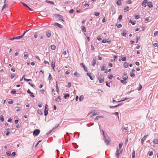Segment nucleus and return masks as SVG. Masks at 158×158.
Returning a JSON list of instances; mask_svg holds the SVG:
<instances>
[{
    "mask_svg": "<svg viewBox=\"0 0 158 158\" xmlns=\"http://www.w3.org/2000/svg\"><path fill=\"white\" fill-rule=\"evenodd\" d=\"M123 145V143H121L119 144V149H118L117 150L115 154V155L117 158H118L119 154L122 152V149H121V148L122 147Z\"/></svg>",
    "mask_w": 158,
    "mask_h": 158,
    "instance_id": "nucleus-1",
    "label": "nucleus"
},
{
    "mask_svg": "<svg viewBox=\"0 0 158 158\" xmlns=\"http://www.w3.org/2000/svg\"><path fill=\"white\" fill-rule=\"evenodd\" d=\"M98 79L100 83H102L104 81V77L102 75H99V73L98 75Z\"/></svg>",
    "mask_w": 158,
    "mask_h": 158,
    "instance_id": "nucleus-2",
    "label": "nucleus"
},
{
    "mask_svg": "<svg viewBox=\"0 0 158 158\" xmlns=\"http://www.w3.org/2000/svg\"><path fill=\"white\" fill-rule=\"evenodd\" d=\"M90 114H92V115H98L99 114V113L97 110H92Z\"/></svg>",
    "mask_w": 158,
    "mask_h": 158,
    "instance_id": "nucleus-3",
    "label": "nucleus"
},
{
    "mask_svg": "<svg viewBox=\"0 0 158 158\" xmlns=\"http://www.w3.org/2000/svg\"><path fill=\"white\" fill-rule=\"evenodd\" d=\"M45 110H44V115L46 116L48 114V106L47 105H46L45 106Z\"/></svg>",
    "mask_w": 158,
    "mask_h": 158,
    "instance_id": "nucleus-4",
    "label": "nucleus"
},
{
    "mask_svg": "<svg viewBox=\"0 0 158 158\" xmlns=\"http://www.w3.org/2000/svg\"><path fill=\"white\" fill-rule=\"evenodd\" d=\"M40 132V130L38 129L35 130L33 132V135L35 136H37L39 134Z\"/></svg>",
    "mask_w": 158,
    "mask_h": 158,
    "instance_id": "nucleus-5",
    "label": "nucleus"
},
{
    "mask_svg": "<svg viewBox=\"0 0 158 158\" xmlns=\"http://www.w3.org/2000/svg\"><path fill=\"white\" fill-rule=\"evenodd\" d=\"M105 143H106V145H108V143H109V142L110 141V139L108 137L106 139H104Z\"/></svg>",
    "mask_w": 158,
    "mask_h": 158,
    "instance_id": "nucleus-6",
    "label": "nucleus"
},
{
    "mask_svg": "<svg viewBox=\"0 0 158 158\" xmlns=\"http://www.w3.org/2000/svg\"><path fill=\"white\" fill-rule=\"evenodd\" d=\"M102 132L103 136L104 138L103 139H106L109 137L107 134L105 133L103 130H102Z\"/></svg>",
    "mask_w": 158,
    "mask_h": 158,
    "instance_id": "nucleus-7",
    "label": "nucleus"
},
{
    "mask_svg": "<svg viewBox=\"0 0 158 158\" xmlns=\"http://www.w3.org/2000/svg\"><path fill=\"white\" fill-rule=\"evenodd\" d=\"M148 135H145L141 139V143L142 144H143V142L147 138Z\"/></svg>",
    "mask_w": 158,
    "mask_h": 158,
    "instance_id": "nucleus-8",
    "label": "nucleus"
},
{
    "mask_svg": "<svg viewBox=\"0 0 158 158\" xmlns=\"http://www.w3.org/2000/svg\"><path fill=\"white\" fill-rule=\"evenodd\" d=\"M148 1L147 0H144L142 3V6H144V7H146V4L147 3Z\"/></svg>",
    "mask_w": 158,
    "mask_h": 158,
    "instance_id": "nucleus-9",
    "label": "nucleus"
},
{
    "mask_svg": "<svg viewBox=\"0 0 158 158\" xmlns=\"http://www.w3.org/2000/svg\"><path fill=\"white\" fill-rule=\"evenodd\" d=\"M46 35L48 38H49L51 36V31H48L46 32Z\"/></svg>",
    "mask_w": 158,
    "mask_h": 158,
    "instance_id": "nucleus-10",
    "label": "nucleus"
},
{
    "mask_svg": "<svg viewBox=\"0 0 158 158\" xmlns=\"http://www.w3.org/2000/svg\"><path fill=\"white\" fill-rule=\"evenodd\" d=\"M123 79L124 80H126L128 79V77L127 76V75L126 74V73H124V76L123 77Z\"/></svg>",
    "mask_w": 158,
    "mask_h": 158,
    "instance_id": "nucleus-11",
    "label": "nucleus"
},
{
    "mask_svg": "<svg viewBox=\"0 0 158 158\" xmlns=\"http://www.w3.org/2000/svg\"><path fill=\"white\" fill-rule=\"evenodd\" d=\"M147 5L149 8H152L153 7L152 4L151 2H147Z\"/></svg>",
    "mask_w": 158,
    "mask_h": 158,
    "instance_id": "nucleus-12",
    "label": "nucleus"
},
{
    "mask_svg": "<svg viewBox=\"0 0 158 158\" xmlns=\"http://www.w3.org/2000/svg\"><path fill=\"white\" fill-rule=\"evenodd\" d=\"M51 65H52V67L53 69V70L55 71V70L54 67H55V62L54 61H52Z\"/></svg>",
    "mask_w": 158,
    "mask_h": 158,
    "instance_id": "nucleus-13",
    "label": "nucleus"
},
{
    "mask_svg": "<svg viewBox=\"0 0 158 158\" xmlns=\"http://www.w3.org/2000/svg\"><path fill=\"white\" fill-rule=\"evenodd\" d=\"M10 130L8 129L6 130L5 131V133L6 135H8L10 134Z\"/></svg>",
    "mask_w": 158,
    "mask_h": 158,
    "instance_id": "nucleus-14",
    "label": "nucleus"
},
{
    "mask_svg": "<svg viewBox=\"0 0 158 158\" xmlns=\"http://www.w3.org/2000/svg\"><path fill=\"white\" fill-rule=\"evenodd\" d=\"M74 75L77 77H81L80 74L78 73L77 72H75L74 73Z\"/></svg>",
    "mask_w": 158,
    "mask_h": 158,
    "instance_id": "nucleus-15",
    "label": "nucleus"
},
{
    "mask_svg": "<svg viewBox=\"0 0 158 158\" xmlns=\"http://www.w3.org/2000/svg\"><path fill=\"white\" fill-rule=\"evenodd\" d=\"M55 101L56 102H60L61 101V99L60 98V96H58L56 99Z\"/></svg>",
    "mask_w": 158,
    "mask_h": 158,
    "instance_id": "nucleus-16",
    "label": "nucleus"
},
{
    "mask_svg": "<svg viewBox=\"0 0 158 158\" xmlns=\"http://www.w3.org/2000/svg\"><path fill=\"white\" fill-rule=\"evenodd\" d=\"M53 25L57 26H58L59 27H60V28H62V26L60 24L57 23H55L54 24H53Z\"/></svg>",
    "mask_w": 158,
    "mask_h": 158,
    "instance_id": "nucleus-17",
    "label": "nucleus"
},
{
    "mask_svg": "<svg viewBox=\"0 0 158 158\" xmlns=\"http://www.w3.org/2000/svg\"><path fill=\"white\" fill-rule=\"evenodd\" d=\"M91 73H87V75L89 77L90 79L91 80H94V78H93V77L91 76Z\"/></svg>",
    "mask_w": 158,
    "mask_h": 158,
    "instance_id": "nucleus-18",
    "label": "nucleus"
},
{
    "mask_svg": "<svg viewBox=\"0 0 158 158\" xmlns=\"http://www.w3.org/2000/svg\"><path fill=\"white\" fill-rule=\"evenodd\" d=\"M28 56L27 55V52H25L24 53V58L25 59H27Z\"/></svg>",
    "mask_w": 158,
    "mask_h": 158,
    "instance_id": "nucleus-19",
    "label": "nucleus"
},
{
    "mask_svg": "<svg viewBox=\"0 0 158 158\" xmlns=\"http://www.w3.org/2000/svg\"><path fill=\"white\" fill-rule=\"evenodd\" d=\"M81 65H82V67L84 68V70L86 72H87L88 71L87 70L86 67H85V66L84 65V64L83 63H81Z\"/></svg>",
    "mask_w": 158,
    "mask_h": 158,
    "instance_id": "nucleus-20",
    "label": "nucleus"
},
{
    "mask_svg": "<svg viewBox=\"0 0 158 158\" xmlns=\"http://www.w3.org/2000/svg\"><path fill=\"white\" fill-rule=\"evenodd\" d=\"M105 64H103L101 67V70L103 71L105 69Z\"/></svg>",
    "mask_w": 158,
    "mask_h": 158,
    "instance_id": "nucleus-21",
    "label": "nucleus"
},
{
    "mask_svg": "<svg viewBox=\"0 0 158 158\" xmlns=\"http://www.w3.org/2000/svg\"><path fill=\"white\" fill-rule=\"evenodd\" d=\"M58 16L59 19L61 20L64 21V20L63 19V17L61 15H56Z\"/></svg>",
    "mask_w": 158,
    "mask_h": 158,
    "instance_id": "nucleus-22",
    "label": "nucleus"
},
{
    "mask_svg": "<svg viewBox=\"0 0 158 158\" xmlns=\"http://www.w3.org/2000/svg\"><path fill=\"white\" fill-rule=\"evenodd\" d=\"M56 48V46L54 45H52L51 46V49L52 50H54Z\"/></svg>",
    "mask_w": 158,
    "mask_h": 158,
    "instance_id": "nucleus-23",
    "label": "nucleus"
},
{
    "mask_svg": "<svg viewBox=\"0 0 158 158\" xmlns=\"http://www.w3.org/2000/svg\"><path fill=\"white\" fill-rule=\"evenodd\" d=\"M124 66L125 68H127L128 66V64L127 62H125L124 64Z\"/></svg>",
    "mask_w": 158,
    "mask_h": 158,
    "instance_id": "nucleus-24",
    "label": "nucleus"
},
{
    "mask_svg": "<svg viewBox=\"0 0 158 158\" xmlns=\"http://www.w3.org/2000/svg\"><path fill=\"white\" fill-rule=\"evenodd\" d=\"M117 4L119 6L121 5V1L120 0H118L117 2Z\"/></svg>",
    "mask_w": 158,
    "mask_h": 158,
    "instance_id": "nucleus-25",
    "label": "nucleus"
},
{
    "mask_svg": "<svg viewBox=\"0 0 158 158\" xmlns=\"http://www.w3.org/2000/svg\"><path fill=\"white\" fill-rule=\"evenodd\" d=\"M81 29L82 30V31H84V32H86V30L85 27L82 26L81 27Z\"/></svg>",
    "mask_w": 158,
    "mask_h": 158,
    "instance_id": "nucleus-26",
    "label": "nucleus"
},
{
    "mask_svg": "<svg viewBox=\"0 0 158 158\" xmlns=\"http://www.w3.org/2000/svg\"><path fill=\"white\" fill-rule=\"evenodd\" d=\"M96 63V59H94L93 60V62L92 64V65L93 66H94L95 65Z\"/></svg>",
    "mask_w": 158,
    "mask_h": 158,
    "instance_id": "nucleus-27",
    "label": "nucleus"
},
{
    "mask_svg": "<svg viewBox=\"0 0 158 158\" xmlns=\"http://www.w3.org/2000/svg\"><path fill=\"white\" fill-rule=\"evenodd\" d=\"M123 35L124 37L126 36V31L125 30H124L123 33Z\"/></svg>",
    "mask_w": 158,
    "mask_h": 158,
    "instance_id": "nucleus-28",
    "label": "nucleus"
},
{
    "mask_svg": "<svg viewBox=\"0 0 158 158\" xmlns=\"http://www.w3.org/2000/svg\"><path fill=\"white\" fill-rule=\"evenodd\" d=\"M103 116H97L96 117V118L94 119L95 120H97L99 118H103Z\"/></svg>",
    "mask_w": 158,
    "mask_h": 158,
    "instance_id": "nucleus-29",
    "label": "nucleus"
},
{
    "mask_svg": "<svg viewBox=\"0 0 158 158\" xmlns=\"http://www.w3.org/2000/svg\"><path fill=\"white\" fill-rule=\"evenodd\" d=\"M94 15L96 16H98L100 15V13L98 12L95 11L94 12Z\"/></svg>",
    "mask_w": 158,
    "mask_h": 158,
    "instance_id": "nucleus-30",
    "label": "nucleus"
},
{
    "mask_svg": "<svg viewBox=\"0 0 158 158\" xmlns=\"http://www.w3.org/2000/svg\"><path fill=\"white\" fill-rule=\"evenodd\" d=\"M129 8V7L128 6H127L125 8L124 10V12H126L128 10V9Z\"/></svg>",
    "mask_w": 158,
    "mask_h": 158,
    "instance_id": "nucleus-31",
    "label": "nucleus"
},
{
    "mask_svg": "<svg viewBox=\"0 0 158 158\" xmlns=\"http://www.w3.org/2000/svg\"><path fill=\"white\" fill-rule=\"evenodd\" d=\"M121 60L123 61H125L126 60V57H122V56H121Z\"/></svg>",
    "mask_w": 158,
    "mask_h": 158,
    "instance_id": "nucleus-32",
    "label": "nucleus"
},
{
    "mask_svg": "<svg viewBox=\"0 0 158 158\" xmlns=\"http://www.w3.org/2000/svg\"><path fill=\"white\" fill-rule=\"evenodd\" d=\"M83 99V95L79 97V101L81 102Z\"/></svg>",
    "mask_w": 158,
    "mask_h": 158,
    "instance_id": "nucleus-33",
    "label": "nucleus"
},
{
    "mask_svg": "<svg viewBox=\"0 0 158 158\" xmlns=\"http://www.w3.org/2000/svg\"><path fill=\"white\" fill-rule=\"evenodd\" d=\"M153 143H154L158 144V139H154L153 140Z\"/></svg>",
    "mask_w": 158,
    "mask_h": 158,
    "instance_id": "nucleus-34",
    "label": "nucleus"
},
{
    "mask_svg": "<svg viewBox=\"0 0 158 158\" xmlns=\"http://www.w3.org/2000/svg\"><path fill=\"white\" fill-rule=\"evenodd\" d=\"M15 76V73H12L10 75V78L12 79Z\"/></svg>",
    "mask_w": 158,
    "mask_h": 158,
    "instance_id": "nucleus-35",
    "label": "nucleus"
},
{
    "mask_svg": "<svg viewBox=\"0 0 158 158\" xmlns=\"http://www.w3.org/2000/svg\"><path fill=\"white\" fill-rule=\"evenodd\" d=\"M15 155L16 153L15 152H13L11 154L10 153V156H15Z\"/></svg>",
    "mask_w": 158,
    "mask_h": 158,
    "instance_id": "nucleus-36",
    "label": "nucleus"
},
{
    "mask_svg": "<svg viewBox=\"0 0 158 158\" xmlns=\"http://www.w3.org/2000/svg\"><path fill=\"white\" fill-rule=\"evenodd\" d=\"M121 82L122 83L125 84L127 83V81H126V80H122L121 81Z\"/></svg>",
    "mask_w": 158,
    "mask_h": 158,
    "instance_id": "nucleus-37",
    "label": "nucleus"
},
{
    "mask_svg": "<svg viewBox=\"0 0 158 158\" xmlns=\"http://www.w3.org/2000/svg\"><path fill=\"white\" fill-rule=\"evenodd\" d=\"M0 120L2 121L3 122L4 121V118H3V116L2 115H1L0 116Z\"/></svg>",
    "mask_w": 158,
    "mask_h": 158,
    "instance_id": "nucleus-38",
    "label": "nucleus"
},
{
    "mask_svg": "<svg viewBox=\"0 0 158 158\" xmlns=\"http://www.w3.org/2000/svg\"><path fill=\"white\" fill-rule=\"evenodd\" d=\"M135 157V151H134L132 154V158H134Z\"/></svg>",
    "mask_w": 158,
    "mask_h": 158,
    "instance_id": "nucleus-39",
    "label": "nucleus"
},
{
    "mask_svg": "<svg viewBox=\"0 0 158 158\" xmlns=\"http://www.w3.org/2000/svg\"><path fill=\"white\" fill-rule=\"evenodd\" d=\"M148 154L149 156H152L153 155V152L152 151L149 152Z\"/></svg>",
    "mask_w": 158,
    "mask_h": 158,
    "instance_id": "nucleus-40",
    "label": "nucleus"
},
{
    "mask_svg": "<svg viewBox=\"0 0 158 158\" xmlns=\"http://www.w3.org/2000/svg\"><path fill=\"white\" fill-rule=\"evenodd\" d=\"M46 2H47L48 3H50L52 5L54 4V3L52 1H46Z\"/></svg>",
    "mask_w": 158,
    "mask_h": 158,
    "instance_id": "nucleus-41",
    "label": "nucleus"
},
{
    "mask_svg": "<svg viewBox=\"0 0 158 158\" xmlns=\"http://www.w3.org/2000/svg\"><path fill=\"white\" fill-rule=\"evenodd\" d=\"M130 75L131 77H134L135 76V74L132 73H131Z\"/></svg>",
    "mask_w": 158,
    "mask_h": 158,
    "instance_id": "nucleus-42",
    "label": "nucleus"
},
{
    "mask_svg": "<svg viewBox=\"0 0 158 158\" xmlns=\"http://www.w3.org/2000/svg\"><path fill=\"white\" fill-rule=\"evenodd\" d=\"M139 87L137 89L139 91L142 88V86L140 84H139Z\"/></svg>",
    "mask_w": 158,
    "mask_h": 158,
    "instance_id": "nucleus-43",
    "label": "nucleus"
},
{
    "mask_svg": "<svg viewBox=\"0 0 158 158\" xmlns=\"http://www.w3.org/2000/svg\"><path fill=\"white\" fill-rule=\"evenodd\" d=\"M11 93L14 94H15L16 93V91H15V89H14V90H12L11 91Z\"/></svg>",
    "mask_w": 158,
    "mask_h": 158,
    "instance_id": "nucleus-44",
    "label": "nucleus"
},
{
    "mask_svg": "<svg viewBox=\"0 0 158 158\" xmlns=\"http://www.w3.org/2000/svg\"><path fill=\"white\" fill-rule=\"evenodd\" d=\"M34 38H35L36 39V38H37V37H38V34L37 33H34Z\"/></svg>",
    "mask_w": 158,
    "mask_h": 158,
    "instance_id": "nucleus-45",
    "label": "nucleus"
},
{
    "mask_svg": "<svg viewBox=\"0 0 158 158\" xmlns=\"http://www.w3.org/2000/svg\"><path fill=\"white\" fill-rule=\"evenodd\" d=\"M116 26L118 28H120L122 27V25L120 24H118L116 25Z\"/></svg>",
    "mask_w": 158,
    "mask_h": 158,
    "instance_id": "nucleus-46",
    "label": "nucleus"
},
{
    "mask_svg": "<svg viewBox=\"0 0 158 158\" xmlns=\"http://www.w3.org/2000/svg\"><path fill=\"white\" fill-rule=\"evenodd\" d=\"M135 18L136 19H139L140 18V16L139 15H135Z\"/></svg>",
    "mask_w": 158,
    "mask_h": 158,
    "instance_id": "nucleus-47",
    "label": "nucleus"
},
{
    "mask_svg": "<svg viewBox=\"0 0 158 158\" xmlns=\"http://www.w3.org/2000/svg\"><path fill=\"white\" fill-rule=\"evenodd\" d=\"M122 15H120L118 18V19L119 20V21H120L122 19Z\"/></svg>",
    "mask_w": 158,
    "mask_h": 158,
    "instance_id": "nucleus-48",
    "label": "nucleus"
},
{
    "mask_svg": "<svg viewBox=\"0 0 158 158\" xmlns=\"http://www.w3.org/2000/svg\"><path fill=\"white\" fill-rule=\"evenodd\" d=\"M24 80L25 81H31V79H26V78H24Z\"/></svg>",
    "mask_w": 158,
    "mask_h": 158,
    "instance_id": "nucleus-49",
    "label": "nucleus"
},
{
    "mask_svg": "<svg viewBox=\"0 0 158 158\" xmlns=\"http://www.w3.org/2000/svg\"><path fill=\"white\" fill-rule=\"evenodd\" d=\"M115 114V115L117 116L118 118H119L118 113V112H115V113H114V114Z\"/></svg>",
    "mask_w": 158,
    "mask_h": 158,
    "instance_id": "nucleus-50",
    "label": "nucleus"
},
{
    "mask_svg": "<svg viewBox=\"0 0 158 158\" xmlns=\"http://www.w3.org/2000/svg\"><path fill=\"white\" fill-rule=\"evenodd\" d=\"M127 98H123L120 101H118V102H122V101H124L125 100H126L127 99Z\"/></svg>",
    "mask_w": 158,
    "mask_h": 158,
    "instance_id": "nucleus-51",
    "label": "nucleus"
},
{
    "mask_svg": "<svg viewBox=\"0 0 158 158\" xmlns=\"http://www.w3.org/2000/svg\"><path fill=\"white\" fill-rule=\"evenodd\" d=\"M69 94H65L64 96V97L65 99H66L67 97H69Z\"/></svg>",
    "mask_w": 158,
    "mask_h": 158,
    "instance_id": "nucleus-52",
    "label": "nucleus"
},
{
    "mask_svg": "<svg viewBox=\"0 0 158 158\" xmlns=\"http://www.w3.org/2000/svg\"><path fill=\"white\" fill-rule=\"evenodd\" d=\"M52 78V76H51V75L50 74H49V76L48 77V80H50Z\"/></svg>",
    "mask_w": 158,
    "mask_h": 158,
    "instance_id": "nucleus-53",
    "label": "nucleus"
},
{
    "mask_svg": "<svg viewBox=\"0 0 158 158\" xmlns=\"http://www.w3.org/2000/svg\"><path fill=\"white\" fill-rule=\"evenodd\" d=\"M154 35L155 36H157L158 35V31H156L154 33Z\"/></svg>",
    "mask_w": 158,
    "mask_h": 158,
    "instance_id": "nucleus-54",
    "label": "nucleus"
},
{
    "mask_svg": "<svg viewBox=\"0 0 158 158\" xmlns=\"http://www.w3.org/2000/svg\"><path fill=\"white\" fill-rule=\"evenodd\" d=\"M74 10H73V9H71L69 11V13H70V14H72L73 13V12H74Z\"/></svg>",
    "mask_w": 158,
    "mask_h": 158,
    "instance_id": "nucleus-55",
    "label": "nucleus"
},
{
    "mask_svg": "<svg viewBox=\"0 0 158 158\" xmlns=\"http://www.w3.org/2000/svg\"><path fill=\"white\" fill-rule=\"evenodd\" d=\"M56 88L57 92H59V88L58 87V85L57 84H56Z\"/></svg>",
    "mask_w": 158,
    "mask_h": 158,
    "instance_id": "nucleus-56",
    "label": "nucleus"
},
{
    "mask_svg": "<svg viewBox=\"0 0 158 158\" xmlns=\"http://www.w3.org/2000/svg\"><path fill=\"white\" fill-rule=\"evenodd\" d=\"M38 113L40 114H43V113L40 110H38Z\"/></svg>",
    "mask_w": 158,
    "mask_h": 158,
    "instance_id": "nucleus-57",
    "label": "nucleus"
},
{
    "mask_svg": "<svg viewBox=\"0 0 158 158\" xmlns=\"http://www.w3.org/2000/svg\"><path fill=\"white\" fill-rule=\"evenodd\" d=\"M68 87H70L71 86V84L70 82H69L68 84Z\"/></svg>",
    "mask_w": 158,
    "mask_h": 158,
    "instance_id": "nucleus-58",
    "label": "nucleus"
},
{
    "mask_svg": "<svg viewBox=\"0 0 158 158\" xmlns=\"http://www.w3.org/2000/svg\"><path fill=\"white\" fill-rule=\"evenodd\" d=\"M113 76L112 75H110L108 77V78L110 79H111L113 78Z\"/></svg>",
    "mask_w": 158,
    "mask_h": 158,
    "instance_id": "nucleus-59",
    "label": "nucleus"
},
{
    "mask_svg": "<svg viewBox=\"0 0 158 158\" xmlns=\"http://www.w3.org/2000/svg\"><path fill=\"white\" fill-rule=\"evenodd\" d=\"M53 131V130H50L47 133V135H49Z\"/></svg>",
    "mask_w": 158,
    "mask_h": 158,
    "instance_id": "nucleus-60",
    "label": "nucleus"
},
{
    "mask_svg": "<svg viewBox=\"0 0 158 158\" xmlns=\"http://www.w3.org/2000/svg\"><path fill=\"white\" fill-rule=\"evenodd\" d=\"M98 60H101L102 59V57L99 56H98Z\"/></svg>",
    "mask_w": 158,
    "mask_h": 158,
    "instance_id": "nucleus-61",
    "label": "nucleus"
},
{
    "mask_svg": "<svg viewBox=\"0 0 158 158\" xmlns=\"http://www.w3.org/2000/svg\"><path fill=\"white\" fill-rule=\"evenodd\" d=\"M102 43H105L107 42V40H103L102 41Z\"/></svg>",
    "mask_w": 158,
    "mask_h": 158,
    "instance_id": "nucleus-62",
    "label": "nucleus"
},
{
    "mask_svg": "<svg viewBox=\"0 0 158 158\" xmlns=\"http://www.w3.org/2000/svg\"><path fill=\"white\" fill-rule=\"evenodd\" d=\"M97 39L99 41H100V40H102V38H101L100 37L98 36V37L97 38Z\"/></svg>",
    "mask_w": 158,
    "mask_h": 158,
    "instance_id": "nucleus-63",
    "label": "nucleus"
},
{
    "mask_svg": "<svg viewBox=\"0 0 158 158\" xmlns=\"http://www.w3.org/2000/svg\"><path fill=\"white\" fill-rule=\"evenodd\" d=\"M40 91L42 94H44V90L43 89H42L40 90Z\"/></svg>",
    "mask_w": 158,
    "mask_h": 158,
    "instance_id": "nucleus-64",
    "label": "nucleus"
}]
</instances>
